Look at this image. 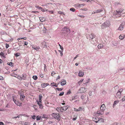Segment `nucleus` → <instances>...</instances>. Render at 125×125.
<instances>
[{
    "label": "nucleus",
    "instance_id": "f257e3e1",
    "mask_svg": "<svg viewBox=\"0 0 125 125\" xmlns=\"http://www.w3.org/2000/svg\"><path fill=\"white\" fill-rule=\"evenodd\" d=\"M89 36L87 37V38L89 39L90 41L93 44L96 45V44L97 42V39H94L95 36L93 33L90 34L88 35Z\"/></svg>",
    "mask_w": 125,
    "mask_h": 125
},
{
    "label": "nucleus",
    "instance_id": "f03ea898",
    "mask_svg": "<svg viewBox=\"0 0 125 125\" xmlns=\"http://www.w3.org/2000/svg\"><path fill=\"white\" fill-rule=\"evenodd\" d=\"M110 25V22L109 21H106L101 25V28L103 29L106 27H109Z\"/></svg>",
    "mask_w": 125,
    "mask_h": 125
},
{
    "label": "nucleus",
    "instance_id": "7ed1b4c3",
    "mask_svg": "<svg viewBox=\"0 0 125 125\" xmlns=\"http://www.w3.org/2000/svg\"><path fill=\"white\" fill-rule=\"evenodd\" d=\"M52 115L55 119L57 120L59 119V118L60 117V115L59 114L53 113L52 114Z\"/></svg>",
    "mask_w": 125,
    "mask_h": 125
},
{
    "label": "nucleus",
    "instance_id": "20e7f679",
    "mask_svg": "<svg viewBox=\"0 0 125 125\" xmlns=\"http://www.w3.org/2000/svg\"><path fill=\"white\" fill-rule=\"evenodd\" d=\"M85 87H82L80 88L78 91V92L79 93H83L85 92Z\"/></svg>",
    "mask_w": 125,
    "mask_h": 125
},
{
    "label": "nucleus",
    "instance_id": "39448f33",
    "mask_svg": "<svg viewBox=\"0 0 125 125\" xmlns=\"http://www.w3.org/2000/svg\"><path fill=\"white\" fill-rule=\"evenodd\" d=\"M125 24L124 23H122L120 25L119 27L118 28V30L121 31L123 30Z\"/></svg>",
    "mask_w": 125,
    "mask_h": 125
},
{
    "label": "nucleus",
    "instance_id": "423d86ee",
    "mask_svg": "<svg viewBox=\"0 0 125 125\" xmlns=\"http://www.w3.org/2000/svg\"><path fill=\"white\" fill-rule=\"evenodd\" d=\"M68 107V106H65L61 107V110L62 112H63L66 110Z\"/></svg>",
    "mask_w": 125,
    "mask_h": 125
},
{
    "label": "nucleus",
    "instance_id": "0eeeda50",
    "mask_svg": "<svg viewBox=\"0 0 125 125\" xmlns=\"http://www.w3.org/2000/svg\"><path fill=\"white\" fill-rule=\"evenodd\" d=\"M63 30L67 32L70 33V30L69 28L65 27L63 28Z\"/></svg>",
    "mask_w": 125,
    "mask_h": 125
},
{
    "label": "nucleus",
    "instance_id": "6e6552de",
    "mask_svg": "<svg viewBox=\"0 0 125 125\" xmlns=\"http://www.w3.org/2000/svg\"><path fill=\"white\" fill-rule=\"evenodd\" d=\"M42 44L41 46L43 48H47V46L46 43L44 41H43L41 43Z\"/></svg>",
    "mask_w": 125,
    "mask_h": 125
},
{
    "label": "nucleus",
    "instance_id": "1a4fd4ad",
    "mask_svg": "<svg viewBox=\"0 0 125 125\" xmlns=\"http://www.w3.org/2000/svg\"><path fill=\"white\" fill-rule=\"evenodd\" d=\"M123 10H116L115 12V13L116 15L120 14L123 12Z\"/></svg>",
    "mask_w": 125,
    "mask_h": 125
},
{
    "label": "nucleus",
    "instance_id": "9d476101",
    "mask_svg": "<svg viewBox=\"0 0 125 125\" xmlns=\"http://www.w3.org/2000/svg\"><path fill=\"white\" fill-rule=\"evenodd\" d=\"M32 49L37 51H38L40 49V47L39 46H36L33 45L32 46Z\"/></svg>",
    "mask_w": 125,
    "mask_h": 125
},
{
    "label": "nucleus",
    "instance_id": "9b49d317",
    "mask_svg": "<svg viewBox=\"0 0 125 125\" xmlns=\"http://www.w3.org/2000/svg\"><path fill=\"white\" fill-rule=\"evenodd\" d=\"M95 122L96 123L98 122H104V120L103 118H99L98 121H95Z\"/></svg>",
    "mask_w": 125,
    "mask_h": 125
},
{
    "label": "nucleus",
    "instance_id": "f8f14e48",
    "mask_svg": "<svg viewBox=\"0 0 125 125\" xmlns=\"http://www.w3.org/2000/svg\"><path fill=\"white\" fill-rule=\"evenodd\" d=\"M100 108V110L103 111L104 110L105 108V105L104 104H103L101 105Z\"/></svg>",
    "mask_w": 125,
    "mask_h": 125
},
{
    "label": "nucleus",
    "instance_id": "ddd939ff",
    "mask_svg": "<svg viewBox=\"0 0 125 125\" xmlns=\"http://www.w3.org/2000/svg\"><path fill=\"white\" fill-rule=\"evenodd\" d=\"M36 101L37 102V104L39 106V108L42 109L43 108V106L41 103L40 102H39L37 100Z\"/></svg>",
    "mask_w": 125,
    "mask_h": 125
},
{
    "label": "nucleus",
    "instance_id": "4468645a",
    "mask_svg": "<svg viewBox=\"0 0 125 125\" xmlns=\"http://www.w3.org/2000/svg\"><path fill=\"white\" fill-rule=\"evenodd\" d=\"M84 75V73L83 72L81 71H79L78 73V75L80 77H82Z\"/></svg>",
    "mask_w": 125,
    "mask_h": 125
},
{
    "label": "nucleus",
    "instance_id": "2eb2a0df",
    "mask_svg": "<svg viewBox=\"0 0 125 125\" xmlns=\"http://www.w3.org/2000/svg\"><path fill=\"white\" fill-rule=\"evenodd\" d=\"M49 85V84L48 83H42L41 84V86L43 88Z\"/></svg>",
    "mask_w": 125,
    "mask_h": 125
},
{
    "label": "nucleus",
    "instance_id": "dca6fc26",
    "mask_svg": "<svg viewBox=\"0 0 125 125\" xmlns=\"http://www.w3.org/2000/svg\"><path fill=\"white\" fill-rule=\"evenodd\" d=\"M66 83V82L65 80H63V81L61 82V85L62 86H63L65 85Z\"/></svg>",
    "mask_w": 125,
    "mask_h": 125
},
{
    "label": "nucleus",
    "instance_id": "f3484780",
    "mask_svg": "<svg viewBox=\"0 0 125 125\" xmlns=\"http://www.w3.org/2000/svg\"><path fill=\"white\" fill-rule=\"evenodd\" d=\"M103 111H97V114L99 115H102L103 114Z\"/></svg>",
    "mask_w": 125,
    "mask_h": 125
},
{
    "label": "nucleus",
    "instance_id": "a211bd4d",
    "mask_svg": "<svg viewBox=\"0 0 125 125\" xmlns=\"http://www.w3.org/2000/svg\"><path fill=\"white\" fill-rule=\"evenodd\" d=\"M15 103L16 105L20 106H21L22 104V103H20L17 101H16Z\"/></svg>",
    "mask_w": 125,
    "mask_h": 125
},
{
    "label": "nucleus",
    "instance_id": "6ab92c4d",
    "mask_svg": "<svg viewBox=\"0 0 125 125\" xmlns=\"http://www.w3.org/2000/svg\"><path fill=\"white\" fill-rule=\"evenodd\" d=\"M39 102H40L41 103H42V95L41 94H40L39 95Z\"/></svg>",
    "mask_w": 125,
    "mask_h": 125
},
{
    "label": "nucleus",
    "instance_id": "aec40b11",
    "mask_svg": "<svg viewBox=\"0 0 125 125\" xmlns=\"http://www.w3.org/2000/svg\"><path fill=\"white\" fill-rule=\"evenodd\" d=\"M20 96V100L21 101L23 100L25 98V96L22 94H21Z\"/></svg>",
    "mask_w": 125,
    "mask_h": 125
},
{
    "label": "nucleus",
    "instance_id": "412c9836",
    "mask_svg": "<svg viewBox=\"0 0 125 125\" xmlns=\"http://www.w3.org/2000/svg\"><path fill=\"white\" fill-rule=\"evenodd\" d=\"M119 102V101H115L114 102V104L113 105V107H114L115 105H116Z\"/></svg>",
    "mask_w": 125,
    "mask_h": 125
},
{
    "label": "nucleus",
    "instance_id": "4be33fe9",
    "mask_svg": "<svg viewBox=\"0 0 125 125\" xmlns=\"http://www.w3.org/2000/svg\"><path fill=\"white\" fill-rule=\"evenodd\" d=\"M91 81V80L90 79H89L87 80H86L85 81V83H84V84L86 85V84L91 82V81Z\"/></svg>",
    "mask_w": 125,
    "mask_h": 125
},
{
    "label": "nucleus",
    "instance_id": "5701e85b",
    "mask_svg": "<svg viewBox=\"0 0 125 125\" xmlns=\"http://www.w3.org/2000/svg\"><path fill=\"white\" fill-rule=\"evenodd\" d=\"M116 94L117 97H119V98H120L121 94V93H120V92L118 91L117 92V93Z\"/></svg>",
    "mask_w": 125,
    "mask_h": 125
},
{
    "label": "nucleus",
    "instance_id": "b1692460",
    "mask_svg": "<svg viewBox=\"0 0 125 125\" xmlns=\"http://www.w3.org/2000/svg\"><path fill=\"white\" fill-rule=\"evenodd\" d=\"M119 38L121 40L123 39L124 38V34H121L119 37Z\"/></svg>",
    "mask_w": 125,
    "mask_h": 125
},
{
    "label": "nucleus",
    "instance_id": "393cba45",
    "mask_svg": "<svg viewBox=\"0 0 125 125\" xmlns=\"http://www.w3.org/2000/svg\"><path fill=\"white\" fill-rule=\"evenodd\" d=\"M40 20L41 22H42L45 21V19L44 17H42V18H40Z\"/></svg>",
    "mask_w": 125,
    "mask_h": 125
},
{
    "label": "nucleus",
    "instance_id": "a878e982",
    "mask_svg": "<svg viewBox=\"0 0 125 125\" xmlns=\"http://www.w3.org/2000/svg\"><path fill=\"white\" fill-rule=\"evenodd\" d=\"M22 79L25 80L26 79V75L25 74H22Z\"/></svg>",
    "mask_w": 125,
    "mask_h": 125
},
{
    "label": "nucleus",
    "instance_id": "bb28decb",
    "mask_svg": "<svg viewBox=\"0 0 125 125\" xmlns=\"http://www.w3.org/2000/svg\"><path fill=\"white\" fill-rule=\"evenodd\" d=\"M103 11V9H99L96 10V11L97 13H100Z\"/></svg>",
    "mask_w": 125,
    "mask_h": 125
},
{
    "label": "nucleus",
    "instance_id": "cd10ccee",
    "mask_svg": "<svg viewBox=\"0 0 125 125\" xmlns=\"http://www.w3.org/2000/svg\"><path fill=\"white\" fill-rule=\"evenodd\" d=\"M103 44H100L98 45V48L99 49H101L103 47Z\"/></svg>",
    "mask_w": 125,
    "mask_h": 125
},
{
    "label": "nucleus",
    "instance_id": "c85d7f7f",
    "mask_svg": "<svg viewBox=\"0 0 125 125\" xmlns=\"http://www.w3.org/2000/svg\"><path fill=\"white\" fill-rule=\"evenodd\" d=\"M72 100H75L77 98V96L75 95L74 96H72Z\"/></svg>",
    "mask_w": 125,
    "mask_h": 125
},
{
    "label": "nucleus",
    "instance_id": "c756f323",
    "mask_svg": "<svg viewBox=\"0 0 125 125\" xmlns=\"http://www.w3.org/2000/svg\"><path fill=\"white\" fill-rule=\"evenodd\" d=\"M86 95H82L81 96V98L83 100H84V99L86 97Z\"/></svg>",
    "mask_w": 125,
    "mask_h": 125
},
{
    "label": "nucleus",
    "instance_id": "7c9ffc66",
    "mask_svg": "<svg viewBox=\"0 0 125 125\" xmlns=\"http://www.w3.org/2000/svg\"><path fill=\"white\" fill-rule=\"evenodd\" d=\"M83 79H82L80 80L78 82V83L79 85H80L82 83V82L83 81Z\"/></svg>",
    "mask_w": 125,
    "mask_h": 125
},
{
    "label": "nucleus",
    "instance_id": "2f4dec72",
    "mask_svg": "<svg viewBox=\"0 0 125 125\" xmlns=\"http://www.w3.org/2000/svg\"><path fill=\"white\" fill-rule=\"evenodd\" d=\"M8 65H9L10 66L12 67L13 66V63L12 62H8L7 63Z\"/></svg>",
    "mask_w": 125,
    "mask_h": 125
},
{
    "label": "nucleus",
    "instance_id": "473e14b6",
    "mask_svg": "<svg viewBox=\"0 0 125 125\" xmlns=\"http://www.w3.org/2000/svg\"><path fill=\"white\" fill-rule=\"evenodd\" d=\"M83 109V108L82 107H80L78 109V111H82Z\"/></svg>",
    "mask_w": 125,
    "mask_h": 125
},
{
    "label": "nucleus",
    "instance_id": "72a5a7b5",
    "mask_svg": "<svg viewBox=\"0 0 125 125\" xmlns=\"http://www.w3.org/2000/svg\"><path fill=\"white\" fill-rule=\"evenodd\" d=\"M10 75L11 76H14L17 78V74L14 73H11L10 74Z\"/></svg>",
    "mask_w": 125,
    "mask_h": 125
},
{
    "label": "nucleus",
    "instance_id": "f704fd0d",
    "mask_svg": "<svg viewBox=\"0 0 125 125\" xmlns=\"http://www.w3.org/2000/svg\"><path fill=\"white\" fill-rule=\"evenodd\" d=\"M33 79L35 80H36L37 79V77L36 76L34 75L33 76Z\"/></svg>",
    "mask_w": 125,
    "mask_h": 125
},
{
    "label": "nucleus",
    "instance_id": "c9c22d12",
    "mask_svg": "<svg viewBox=\"0 0 125 125\" xmlns=\"http://www.w3.org/2000/svg\"><path fill=\"white\" fill-rule=\"evenodd\" d=\"M70 10L72 12H74L75 11V10L74 8H72L70 9Z\"/></svg>",
    "mask_w": 125,
    "mask_h": 125
},
{
    "label": "nucleus",
    "instance_id": "e433bc0d",
    "mask_svg": "<svg viewBox=\"0 0 125 125\" xmlns=\"http://www.w3.org/2000/svg\"><path fill=\"white\" fill-rule=\"evenodd\" d=\"M71 90L69 89V90L67 91L66 94L68 95V94H71Z\"/></svg>",
    "mask_w": 125,
    "mask_h": 125
},
{
    "label": "nucleus",
    "instance_id": "4c0bfd02",
    "mask_svg": "<svg viewBox=\"0 0 125 125\" xmlns=\"http://www.w3.org/2000/svg\"><path fill=\"white\" fill-rule=\"evenodd\" d=\"M17 78H18V79L20 80H22V77H21L19 76V75H17Z\"/></svg>",
    "mask_w": 125,
    "mask_h": 125
},
{
    "label": "nucleus",
    "instance_id": "58836bf2",
    "mask_svg": "<svg viewBox=\"0 0 125 125\" xmlns=\"http://www.w3.org/2000/svg\"><path fill=\"white\" fill-rule=\"evenodd\" d=\"M99 119V118H98V117H96V118L95 117V118H93V119L94 120V121L95 122V121H98Z\"/></svg>",
    "mask_w": 125,
    "mask_h": 125
},
{
    "label": "nucleus",
    "instance_id": "ea45409f",
    "mask_svg": "<svg viewBox=\"0 0 125 125\" xmlns=\"http://www.w3.org/2000/svg\"><path fill=\"white\" fill-rule=\"evenodd\" d=\"M0 55L4 57V58H6L5 56H4V53H3V52H1V53H0Z\"/></svg>",
    "mask_w": 125,
    "mask_h": 125
},
{
    "label": "nucleus",
    "instance_id": "a19ab883",
    "mask_svg": "<svg viewBox=\"0 0 125 125\" xmlns=\"http://www.w3.org/2000/svg\"><path fill=\"white\" fill-rule=\"evenodd\" d=\"M56 89L58 91H61L63 90V88H56Z\"/></svg>",
    "mask_w": 125,
    "mask_h": 125
},
{
    "label": "nucleus",
    "instance_id": "79ce46f5",
    "mask_svg": "<svg viewBox=\"0 0 125 125\" xmlns=\"http://www.w3.org/2000/svg\"><path fill=\"white\" fill-rule=\"evenodd\" d=\"M41 117H39V116H37L36 117V120H40L41 119Z\"/></svg>",
    "mask_w": 125,
    "mask_h": 125
},
{
    "label": "nucleus",
    "instance_id": "37998d69",
    "mask_svg": "<svg viewBox=\"0 0 125 125\" xmlns=\"http://www.w3.org/2000/svg\"><path fill=\"white\" fill-rule=\"evenodd\" d=\"M15 96H12V99L13 101L14 102V103L15 102L17 101L16 99H14Z\"/></svg>",
    "mask_w": 125,
    "mask_h": 125
},
{
    "label": "nucleus",
    "instance_id": "c03bdc74",
    "mask_svg": "<svg viewBox=\"0 0 125 125\" xmlns=\"http://www.w3.org/2000/svg\"><path fill=\"white\" fill-rule=\"evenodd\" d=\"M14 55L16 56V57H17L20 55V54L19 53H16L14 54Z\"/></svg>",
    "mask_w": 125,
    "mask_h": 125
},
{
    "label": "nucleus",
    "instance_id": "a18cd8bd",
    "mask_svg": "<svg viewBox=\"0 0 125 125\" xmlns=\"http://www.w3.org/2000/svg\"><path fill=\"white\" fill-rule=\"evenodd\" d=\"M47 116L46 115H43V116L42 117V118H47Z\"/></svg>",
    "mask_w": 125,
    "mask_h": 125
},
{
    "label": "nucleus",
    "instance_id": "49530a36",
    "mask_svg": "<svg viewBox=\"0 0 125 125\" xmlns=\"http://www.w3.org/2000/svg\"><path fill=\"white\" fill-rule=\"evenodd\" d=\"M64 94V92H61V93H60L59 94V96H62Z\"/></svg>",
    "mask_w": 125,
    "mask_h": 125
},
{
    "label": "nucleus",
    "instance_id": "de8ad7c7",
    "mask_svg": "<svg viewBox=\"0 0 125 125\" xmlns=\"http://www.w3.org/2000/svg\"><path fill=\"white\" fill-rule=\"evenodd\" d=\"M59 51L60 53L61 56H62L63 55L62 51L59 50Z\"/></svg>",
    "mask_w": 125,
    "mask_h": 125
},
{
    "label": "nucleus",
    "instance_id": "09e8293b",
    "mask_svg": "<svg viewBox=\"0 0 125 125\" xmlns=\"http://www.w3.org/2000/svg\"><path fill=\"white\" fill-rule=\"evenodd\" d=\"M35 7L39 9H42V8L37 6H35Z\"/></svg>",
    "mask_w": 125,
    "mask_h": 125
},
{
    "label": "nucleus",
    "instance_id": "8fccbe9b",
    "mask_svg": "<svg viewBox=\"0 0 125 125\" xmlns=\"http://www.w3.org/2000/svg\"><path fill=\"white\" fill-rule=\"evenodd\" d=\"M41 9V10L43 12H44L45 11H47L48 10L46 9H43L42 8V9Z\"/></svg>",
    "mask_w": 125,
    "mask_h": 125
},
{
    "label": "nucleus",
    "instance_id": "3c124183",
    "mask_svg": "<svg viewBox=\"0 0 125 125\" xmlns=\"http://www.w3.org/2000/svg\"><path fill=\"white\" fill-rule=\"evenodd\" d=\"M59 46H60V48L62 50H63V47H62L60 44H59Z\"/></svg>",
    "mask_w": 125,
    "mask_h": 125
},
{
    "label": "nucleus",
    "instance_id": "603ef678",
    "mask_svg": "<svg viewBox=\"0 0 125 125\" xmlns=\"http://www.w3.org/2000/svg\"><path fill=\"white\" fill-rule=\"evenodd\" d=\"M6 48L7 49L9 47V44L6 43Z\"/></svg>",
    "mask_w": 125,
    "mask_h": 125
},
{
    "label": "nucleus",
    "instance_id": "864d4df0",
    "mask_svg": "<svg viewBox=\"0 0 125 125\" xmlns=\"http://www.w3.org/2000/svg\"><path fill=\"white\" fill-rule=\"evenodd\" d=\"M122 101H125V96H124L122 99Z\"/></svg>",
    "mask_w": 125,
    "mask_h": 125
},
{
    "label": "nucleus",
    "instance_id": "5fc2aeb1",
    "mask_svg": "<svg viewBox=\"0 0 125 125\" xmlns=\"http://www.w3.org/2000/svg\"><path fill=\"white\" fill-rule=\"evenodd\" d=\"M97 12L96 11V10H95L94 11H93L92 13V14H95L96 13H97Z\"/></svg>",
    "mask_w": 125,
    "mask_h": 125
},
{
    "label": "nucleus",
    "instance_id": "6e6d98bb",
    "mask_svg": "<svg viewBox=\"0 0 125 125\" xmlns=\"http://www.w3.org/2000/svg\"><path fill=\"white\" fill-rule=\"evenodd\" d=\"M117 123L116 122H115L113 123L112 125H118V124H117Z\"/></svg>",
    "mask_w": 125,
    "mask_h": 125
},
{
    "label": "nucleus",
    "instance_id": "4d7b16f0",
    "mask_svg": "<svg viewBox=\"0 0 125 125\" xmlns=\"http://www.w3.org/2000/svg\"><path fill=\"white\" fill-rule=\"evenodd\" d=\"M77 118V117L76 116L75 117L73 118L72 119V120L73 121L75 120H76Z\"/></svg>",
    "mask_w": 125,
    "mask_h": 125
},
{
    "label": "nucleus",
    "instance_id": "13d9d810",
    "mask_svg": "<svg viewBox=\"0 0 125 125\" xmlns=\"http://www.w3.org/2000/svg\"><path fill=\"white\" fill-rule=\"evenodd\" d=\"M35 117L36 116L34 115H33L32 116V118L33 119H35Z\"/></svg>",
    "mask_w": 125,
    "mask_h": 125
},
{
    "label": "nucleus",
    "instance_id": "bf43d9fd",
    "mask_svg": "<svg viewBox=\"0 0 125 125\" xmlns=\"http://www.w3.org/2000/svg\"><path fill=\"white\" fill-rule=\"evenodd\" d=\"M79 56V54L77 55L76 56L73 58L74 60L76 58Z\"/></svg>",
    "mask_w": 125,
    "mask_h": 125
},
{
    "label": "nucleus",
    "instance_id": "052dcab7",
    "mask_svg": "<svg viewBox=\"0 0 125 125\" xmlns=\"http://www.w3.org/2000/svg\"><path fill=\"white\" fill-rule=\"evenodd\" d=\"M32 13H37L38 12L37 11H33L31 12Z\"/></svg>",
    "mask_w": 125,
    "mask_h": 125
},
{
    "label": "nucleus",
    "instance_id": "680f3d73",
    "mask_svg": "<svg viewBox=\"0 0 125 125\" xmlns=\"http://www.w3.org/2000/svg\"><path fill=\"white\" fill-rule=\"evenodd\" d=\"M58 13L60 14H63V12L60 11L58 12Z\"/></svg>",
    "mask_w": 125,
    "mask_h": 125
},
{
    "label": "nucleus",
    "instance_id": "e2e57ef3",
    "mask_svg": "<svg viewBox=\"0 0 125 125\" xmlns=\"http://www.w3.org/2000/svg\"><path fill=\"white\" fill-rule=\"evenodd\" d=\"M92 92L91 91H89V95L91 96L92 95Z\"/></svg>",
    "mask_w": 125,
    "mask_h": 125
},
{
    "label": "nucleus",
    "instance_id": "0e129e2a",
    "mask_svg": "<svg viewBox=\"0 0 125 125\" xmlns=\"http://www.w3.org/2000/svg\"><path fill=\"white\" fill-rule=\"evenodd\" d=\"M73 109H74V111H76H76H78V109H77V108H73Z\"/></svg>",
    "mask_w": 125,
    "mask_h": 125
},
{
    "label": "nucleus",
    "instance_id": "69168bd1",
    "mask_svg": "<svg viewBox=\"0 0 125 125\" xmlns=\"http://www.w3.org/2000/svg\"><path fill=\"white\" fill-rule=\"evenodd\" d=\"M123 90V89H120L118 91L119 92L121 93L122 92Z\"/></svg>",
    "mask_w": 125,
    "mask_h": 125
},
{
    "label": "nucleus",
    "instance_id": "338daca9",
    "mask_svg": "<svg viewBox=\"0 0 125 125\" xmlns=\"http://www.w3.org/2000/svg\"><path fill=\"white\" fill-rule=\"evenodd\" d=\"M87 10V9L86 8H84V9H82V10H85V11Z\"/></svg>",
    "mask_w": 125,
    "mask_h": 125
},
{
    "label": "nucleus",
    "instance_id": "774afa93",
    "mask_svg": "<svg viewBox=\"0 0 125 125\" xmlns=\"http://www.w3.org/2000/svg\"><path fill=\"white\" fill-rule=\"evenodd\" d=\"M0 125H5L3 122H0Z\"/></svg>",
    "mask_w": 125,
    "mask_h": 125
}]
</instances>
